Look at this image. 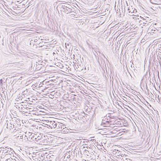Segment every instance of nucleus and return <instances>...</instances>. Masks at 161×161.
Wrapping results in <instances>:
<instances>
[{
  "label": "nucleus",
  "mask_w": 161,
  "mask_h": 161,
  "mask_svg": "<svg viewBox=\"0 0 161 161\" xmlns=\"http://www.w3.org/2000/svg\"><path fill=\"white\" fill-rule=\"evenodd\" d=\"M98 63H99V64L100 65H101L100 63V62H99V61H98Z\"/></svg>",
  "instance_id": "dca6fc26"
},
{
  "label": "nucleus",
  "mask_w": 161,
  "mask_h": 161,
  "mask_svg": "<svg viewBox=\"0 0 161 161\" xmlns=\"http://www.w3.org/2000/svg\"><path fill=\"white\" fill-rule=\"evenodd\" d=\"M21 137V138H23V137Z\"/></svg>",
  "instance_id": "412c9836"
},
{
  "label": "nucleus",
  "mask_w": 161,
  "mask_h": 161,
  "mask_svg": "<svg viewBox=\"0 0 161 161\" xmlns=\"http://www.w3.org/2000/svg\"><path fill=\"white\" fill-rule=\"evenodd\" d=\"M3 149V147H1L0 148V153L2 151V150Z\"/></svg>",
  "instance_id": "9d476101"
},
{
  "label": "nucleus",
  "mask_w": 161,
  "mask_h": 161,
  "mask_svg": "<svg viewBox=\"0 0 161 161\" xmlns=\"http://www.w3.org/2000/svg\"><path fill=\"white\" fill-rule=\"evenodd\" d=\"M2 158V157H1V158Z\"/></svg>",
  "instance_id": "6ab92c4d"
},
{
  "label": "nucleus",
  "mask_w": 161,
  "mask_h": 161,
  "mask_svg": "<svg viewBox=\"0 0 161 161\" xmlns=\"http://www.w3.org/2000/svg\"><path fill=\"white\" fill-rule=\"evenodd\" d=\"M69 43H67V44H66V43H65V46L66 45V44H67V45L69 46Z\"/></svg>",
  "instance_id": "f8f14e48"
},
{
  "label": "nucleus",
  "mask_w": 161,
  "mask_h": 161,
  "mask_svg": "<svg viewBox=\"0 0 161 161\" xmlns=\"http://www.w3.org/2000/svg\"><path fill=\"white\" fill-rule=\"evenodd\" d=\"M142 19L143 20H146V19H145V18H142Z\"/></svg>",
  "instance_id": "4468645a"
},
{
  "label": "nucleus",
  "mask_w": 161,
  "mask_h": 161,
  "mask_svg": "<svg viewBox=\"0 0 161 161\" xmlns=\"http://www.w3.org/2000/svg\"><path fill=\"white\" fill-rule=\"evenodd\" d=\"M106 123H109V122H108V121H106Z\"/></svg>",
  "instance_id": "a211bd4d"
},
{
  "label": "nucleus",
  "mask_w": 161,
  "mask_h": 161,
  "mask_svg": "<svg viewBox=\"0 0 161 161\" xmlns=\"http://www.w3.org/2000/svg\"><path fill=\"white\" fill-rule=\"evenodd\" d=\"M13 128H16L18 127L19 126V124L18 123V121H19V122L20 120L19 119H17V120H15V119H14V120L13 119ZM16 130V128L14 129V131H13V132H15Z\"/></svg>",
  "instance_id": "f03ea898"
},
{
  "label": "nucleus",
  "mask_w": 161,
  "mask_h": 161,
  "mask_svg": "<svg viewBox=\"0 0 161 161\" xmlns=\"http://www.w3.org/2000/svg\"><path fill=\"white\" fill-rule=\"evenodd\" d=\"M64 126L63 125H60V128L62 129V128L63 127V128H64Z\"/></svg>",
  "instance_id": "9b49d317"
},
{
  "label": "nucleus",
  "mask_w": 161,
  "mask_h": 161,
  "mask_svg": "<svg viewBox=\"0 0 161 161\" xmlns=\"http://www.w3.org/2000/svg\"><path fill=\"white\" fill-rule=\"evenodd\" d=\"M42 138V137L41 136H37V142H38V141H39L41 139V138Z\"/></svg>",
  "instance_id": "6e6552de"
},
{
  "label": "nucleus",
  "mask_w": 161,
  "mask_h": 161,
  "mask_svg": "<svg viewBox=\"0 0 161 161\" xmlns=\"http://www.w3.org/2000/svg\"><path fill=\"white\" fill-rule=\"evenodd\" d=\"M6 147H3V149L2 150V153L4 154V155H5V157L6 155H8V148L6 149Z\"/></svg>",
  "instance_id": "39448f33"
},
{
  "label": "nucleus",
  "mask_w": 161,
  "mask_h": 161,
  "mask_svg": "<svg viewBox=\"0 0 161 161\" xmlns=\"http://www.w3.org/2000/svg\"><path fill=\"white\" fill-rule=\"evenodd\" d=\"M13 120L12 119L8 120H7L5 125H7V128L10 129L11 130L12 129H13Z\"/></svg>",
  "instance_id": "f257e3e1"
},
{
  "label": "nucleus",
  "mask_w": 161,
  "mask_h": 161,
  "mask_svg": "<svg viewBox=\"0 0 161 161\" xmlns=\"http://www.w3.org/2000/svg\"><path fill=\"white\" fill-rule=\"evenodd\" d=\"M2 83V80H0V83Z\"/></svg>",
  "instance_id": "ddd939ff"
},
{
  "label": "nucleus",
  "mask_w": 161,
  "mask_h": 161,
  "mask_svg": "<svg viewBox=\"0 0 161 161\" xmlns=\"http://www.w3.org/2000/svg\"><path fill=\"white\" fill-rule=\"evenodd\" d=\"M8 155H13V153L14 152V151L13 150H11V149H9L8 148Z\"/></svg>",
  "instance_id": "423d86ee"
},
{
  "label": "nucleus",
  "mask_w": 161,
  "mask_h": 161,
  "mask_svg": "<svg viewBox=\"0 0 161 161\" xmlns=\"http://www.w3.org/2000/svg\"><path fill=\"white\" fill-rule=\"evenodd\" d=\"M103 56H104V57H105L104 56V55H103Z\"/></svg>",
  "instance_id": "4be33fe9"
},
{
  "label": "nucleus",
  "mask_w": 161,
  "mask_h": 161,
  "mask_svg": "<svg viewBox=\"0 0 161 161\" xmlns=\"http://www.w3.org/2000/svg\"><path fill=\"white\" fill-rule=\"evenodd\" d=\"M128 11L129 13H131L132 14L133 13H135L137 12V10L135 8L133 9L132 8V7H129L128 8Z\"/></svg>",
  "instance_id": "7ed1b4c3"
},
{
  "label": "nucleus",
  "mask_w": 161,
  "mask_h": 161,
  "mask_svg": "<svg viewBox=\"0 0 161 161\" xmlns=\"http://www.w3.org/2000/svg\"><path fill=\"white\" fill-rule=\"evenodd\" d=\"M147 21H145V22H143V26H147L148 25V24L147 23Z\"/></svg>",
  "instance_id": "1a4fd4ad"
},
{
  "label": "nucleus",
  "mask_w": 161,
  "mask_h": 161,
  "mask_svg": "<svg viewBox=\"0 0 161 161\" xmlns=\"http://www.w3.org/2000/svg\"><path fill=\"white\" fill-rule=\"evenodd\" d=\"M130 15L131 16H136V15H135L134 14H130Z\"/></svg>",
  "instance_id": "2eb2a0df"
},
{
  "label": "nucleus",
  "mask_w": 161,
  "mask_h": 161,
  "mask_svg": "<svg viewBox=\"0 0 161 161\" xmlns=\"http://www.w3.org/2000/svg\"><path fill=\"white\" fill-rule=\"evenodd\" d=\"M52 125L50 126L51 128H55L57 127V124L55 122H52Z\"/></svg>",
  "instance_id": "0eeeda50"
},
{
  "label": "nucleus",
  "mask_w": 161,
  "mask_h": 161,
  "mask_svg": "<svg viewBox=\"0 0 161 161\" xmlns=\"http://www.w3.org/2000/svg\"><path fill=\"white\" fill-rule=\"evenodd\" d=\"M30 136V137H29V138H31L32 141L37 142L36 138L37 136L36 135L34 134L32 135V134H31V135Z\"/></svg>",
  "instance_id": "20e7f679"
},
{
  "label": "nucleus",
  "mask_w": 161,
  "mask_h": 161,
  "mask_svg": "<svg viewBox=\"0 0 161 161\" xmlns=\"http://www.w3.org/2000/svg\"><path fill=\"white\" fill-rule=\"evenodd\" d=\"M9 159H7L6 160V161H8V160H9Z\"/></svg>",
  "instance_id": "f3484780"
},
{
  "label": "nucleus",
  "mask_w": 161,
  "mask_h": 161,
  "mask_svg": "<svg viewBox=\"0 0 161 161\" xmlns=\"http://www.w3.org/2000/svg\"><path fill=\"white\" fill-rule=\"evenodd\" d=\"M21 137V138H23V137Z\"/></svg>",
  "instance_id": "aec40b11"
}]
</instances>
